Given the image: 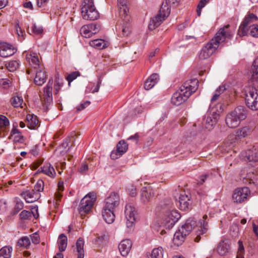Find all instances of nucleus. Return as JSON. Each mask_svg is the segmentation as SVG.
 I'll return each mask as SVG.
<instances>
[{"label": "nucleus", "mask_w": 258, "mask_h": 258, "mask_svg": "<svg viewBox=\"0 0 258 258\" xmlns=\"http://www.w3.org/2000/svg\"><path fill=\"white\" fill-rule=\"evenodd\" d=\"M215 112H213V116H208L206 119V127L211 130L213 128L218 121L219 119V115L217 113L214 114Z\"/></svg>", "instance_id": "2f4dec72"}, {"label": "nucleus", "mask_w": 258, "mask_h": 258, "mask_svg": "<svg viewBox=\"0 0 258 258\" xmlns=\"http://www.w3.org/2000/svg\"><path fill=\"white\" fill-rule=\"evenodd\" d=\"M18 243L20 246L28 248L31 244L30 238L28 236L22 237L19 240Z\"/></svg>", "instance_id": "c03bdc74"}, {"label": "nucleus", "mask_w": 258, "mask_h": 258, "mask_svg": "<svg viewBox=\"0 0 258 258\" xmlns=\"http://www.w3.org/2000/svg\"><path fill=\"white\" fill-rule=\"evenodd\" d=\"M35 192H38L40 193L43 190V182L42 180H38L34 186V189H33Z\"/></svg>", "instance_id": "13d9d810"}, {"label": "nucleus", "mask_w": 258, "mask_h": 258, "mask_svg": "<svg viewBox=\"0 0 258 258\" xmlns=\"http://www.w3.org/2000/svg\"><path fill=\"white\" fill-rule=\"evenodd\" d=\"M32 217V213L30 211L23 210L20 214L21 219L23 220H29Z\"/></svg>", "instance_id": "864d4df0"}, {"label": "nucleus", "mask_w": 258, "mask_h": 258, "mask_svg": "<svg viewBox=\"0 0 258 258\" xmlns=\"http://www.w3.org/2000/svg\"><path fill=\"white\" fill-rule=\"evenodd\" d=\"M250 74V80L253 82L258 83V58L253 62Z\"/></svg>", "instance_id": "473e14b6"}, {"label": "nucleus", "mask_w": 258, "mask_h": 258, "mask_svg": "<svg viewBox=\"0 0 258 258\" xmlns=\"http://www.w3.org/2000/svg\"><path fill=\"white\" fill-rule=\"evenodd\" d=\"M187 99V96L184 95L179 90H178L172 95L171 102L175 105H179Z\"/></svg>", "instance_id": "cd10ccee"}, {"label": "nucleus", "mask_w": 258, "mask_h": 258, "mask_svg": "<svg viewBox=\"0 0 258 258\" xmlns=\"http://www.w3.org/2000/svg\"><path fill=\"white\" fill-rule=\"evenodd\" d=\"M119 204V195L117 193L113 192L110 194L109 196L106 198L105 201V205L103 208L115 210Z\"/></svg>", "instance_id": "2eb2a0df"}, {"label": "nucleus", "mask_w": 258, "mask_h": 258, "mask_svg": "<svg viewBox=\"0 0 258 258\" xmlns=\"http://www.w3.org/2000/svg\"><path fill=\"white\" fill-rule=\"evenodd\" d=\"M100 84L101 81L99 80L96 84H90L88 88V89H89L90 86H91V88L90 89L89 92L92 93L98 92L100 88Z\"/></svg>", "instance_id": "5fc2aeb1"}, {"label": "nucleus", "mask_w": 258, "mask_h": 258, "mask_svg": "<svg viewBox=\"0 0 258 258\" xmlns=\"http://www.w3.org/2000/svg\"><path fill=\"white\" fill-rule=\"evenodd\" d=\"M170 9L167 5H162L160 11L156 16L153 18L149 23V29L153 30L159 26L165 19L168 17Z\"/></svg>", "instance_id": "39448f33"}, {"label": "nucleus", "mask_w": 258, "mask_h": 258, "mask_svg": "<svg viewBox=\"0 0 258 258\" xmlns=\"http://www.w3.org/2000/svg\"><path fill=\"white\" fill-rule=\"evenodd\" d=\"M79 75L80 74L78 72H74L69 74L67 77L69 84H70L71 82L76 79Z\"/></svg>", "instance_id": "bf43d9fd"}, {"label": "nucleus", "mask_w": 258, "mask_h": 258, "mask_svg": "<svg viewBox=\"0 0 258 258\" xmlns=\"http://www.w3.org/2000/svg\"><path fill=\"white\" fill-rule=\"evenodd\" d=\"M57 243L59 250L60 251H64L68 243V238L67 236L63 234H60L58 238Z\"/></svg>", "instance_id": "f704fd0d"}, {"label": "nucleus", "mask_w": 258, "mask_h": 258, "mask_svg": "<svg viewBox=\"0 0 258 258\" xmlns=\"http://www.w3.org/2000/svg\"><path fill=\"white\" fill-rule=\"evenodd\" d=\"M230 249L231 246L229 240L227 239H221L218 244L216 251L219 255L224 256L230 251Z\"/></svg>", "instance_id": "a211bd4d"}, {"label": "nucleus", "mask_w": 258, "mask_h": 258, "mask_svg": "<svg viewBox=\"0 0 258 258\" xmlns=\"http://www.w3.org/2000/svg\"><path fill=\"white\" fill-rule=\"evenodd\" d=\"M127 189L131 196L135 197L137 195L136 188L133 185H128Z\"/></svg>", "instance_id": "680f3d73"}, {"label": "nucleus", "mask_w": 258, "mask_h": 258, "mask_svg": "<svg viewBox=\"0 0 258 258\" xmlns=\"http://www.w3.org/2000/svg\"><path fill=\"white\" fill-rule=\"evenodd\" d=\"M10 125L8 118L5 115H0V130L4 131Z\"/></svg>", "instance_id": "a18cd8bd"}, {"label": "nucleus", "mask_w": 258, "mask_h": 258, "mask_svg": "<svg viewBox=\"0 0 258 258\" xmlns=\"http://www.w3.org/2000/svg\"><path fill=\"white\" fill-rule=\"evenodd\" d=\"M22 196L27 203H32L39 199L40 194L38 192H35L34 190L32 189L23 192L22 193Z\"/></svg>", "instance_id": "5701e85b"}, {"label": "nucleus", "mask_w": 258, "mask_h": 258, "mask_svg": "<svg viewBox=\"0 0 258 258\" xmlns=\"http://www.w3.org/2000/svg\"><path fill=\"white\" fill-rule=\"evenodd\" d=\"M226 90V88L225 85L220 86L215 91L214 94L211 99V101L214 102L217 101L219 99L220 95L223 93Z\"/></svg>", "instance_id": "58836bf2"}, {"label": "nucleus", "mask_w": 258, "mask_h": 258, "mask_svg": "<svg viewBox=\"0 0 258 258\" xmlns=\"http://www.w3.org/2000/svg\"><path fill=\"white\" fill-rule=\"evenodd\" d=\"M132 247V242L128 239L122 240L118 245L119 252L123 256H125L128 254Z\"/></svg>", "instance_id": "412c9836"}, {"label": "nucleus", "mask_w": 258, "mask_h": 258, "mask_svg": "<svg viewBox=\"0 0 258 258\" xmlns=\"http://www.w3.org/2000/svg\"><path fill=\"white\" fill-rule=\"evenodd\" d=\"M33 31L35 34H39L42 32L43 29L41 27H37L36 25H34L33 27Z\"/></svg>", "instance_id": "69168bd1"}, {"label": "nucleus", "mask_w": 258, "mask_h": 258, "mask_svg": "<svg viewBox=\"0 0 258 258\" xmlns=\"http://www.w3.org/2000/svg\"><path fill=\"white\" fill-rule=\"evenodd\" d=\"M190 196L185 192L180 194L176 205L181 210L186 211L188 209L190 204Z\"/></svg>", "instance_id": "6ab92c4d"}, {"label": "nucleus", "mask_w": 258, "mask_h": 258, "mask_svg": "<svg viewBox=\"0 0 258 258\" xmlns=\"http://www.w3.org/2000/svg\"><path fill=\"white\" fill-rule=\"evenodd\" d=\"M11 104L14 107H23L22 106L23 100L21 96H14L11 100Z\"/></svg>", "instance_id": "79ce46f5"}, {"label": "nucleus", "mask_w": 258, "mask_h": 258, "mask_svg": "<svg viewBox=\"0 0 258 258\" xmlns=\"http://www.w3.org/2000/svg\"><path fill=\"white\" fill-rule=\"evenodd\" d=\"M108 240L107 236L105 234L99 236L95 239V242L96 244H103L107 242Z\"/></svg>", "instance_id": "6e6d98bb"}, {"label": "nucleus", "mask_w": 258, "mask_h": 258, "mask_svg": "<svg viewBox=\"0 0 258 258\" xmlns=\"http://www.w3.org/2000/svg\"><path fill=\"white\" fill-rule=\"evenodd\" d=\"M19 63L16 60H12L7 62L5 67L10 72L15 71L19 67Z\"/></svg>", "instance_id": "37998d69"}, {"label": "nucleus", "mask_w": 258, "mask_h": 258, "mask_svg": "<svg viewBox=\"0 0 258 258\" xmlns=\"http://www.w3.org/2000/svg\"><path fill=\"white\" fill-rule=\"evenodd\" d=\"M159 80L157 74H153L146 80L145 83L144 87L146 90H149L152 88Z\"/></svg>", "instance_id": "c756f323"}, {"label": "nucleus", "mask_w": 258, "mask_h": 258, "mask_svg": "<svg viewBox=\"0 0 258 258\" xmlns=\"http://www.w3.org/2000/svg\"><path fill=\"white\" fill-rule=\"evenodd\" d=\"M250 191L247 187L235 189L232 195L233 201L237 204L244 202L249 197Z\"/></svg>", "instance_id": "9d476101"}, {"label": "nucleus", "mask_w": 258, "mask_h": 258, "mask_svg": "<svg viewBox=\"0 0 258 258\" xmlns=\"http://www.w3.org/2000/svg\"><path fill=\"white\" fill-rule=\"evenodd\" d=\"M70 142V139H66L65 141H64L61 145L58 147V148L56 150V152L57 153L61 154L63 152H68L70 149V148H68L67 150L64 151L62 149L63 148H66L69 146V143Z\"/></svg>", "instance_id": "603ef678"}, {"label": "nucleus", "mask_w": 258, "mask_h": 258, "mask_svg": "<svg viewBox=\"0 0 258 258\" xmlns=\"http://www.w3.org/2000/svg\"><path fill=\"white\" fill-rule=\"evenodd\" d=\"M208 218L207 215H204L203 218L199 220L198 224L197 222L192 218L188 219L185 223L181 227L184 231L188 234L190 231H192V237L194 241L199 242L208 230V222L206 221Z\"/></svg>", "instance_id": "f03ea898"}, {"label": "nucleus", "mask_w": 258, "mask_h": 258, "mask_svg": "<svg viewBox=\"0 0 258 258\" xmlns=\"http://www.w3.org/2000/svg\"><path fill=\"white\" fill-rule=\"evenodd\" d=\"M248 30L249 27L247 25H245L244 23L242 22L239 27L238 35L240 36H246L248 34Z\"/></svg>", "instance_id": "de8ad7c7"}, {"label": "nucleus", "mask_w": 258, "mask_h": 258, "mask_svg": "<svg viewBox=\"0 0 258 258\" xmlns=\"http://www.w3.org/2000/svg\"><path fill=\"white\" fill-rule=\"evenodd\" d=\"M180 218V215L177 211H167L163 217L161 225L166 229H170Z\"/></svg>", "instance_id": "6e6552de"}, {"label": "nucleus", "mask_w": 258, "mask_h": 258, "mask_svg": "<svg viewBox=\"0 0 258 258\" xmlns=\"http://www.w3.org/2000/svg\"><path fill=\"white\" fill-rule=\"evenodd\" d=\"M26 53V59L27 61L35 68L40 67V59L39 54L32 51Z\"/></svg>", "instance_id": "aec40b11"}, {"label": "nucleus", "mask_w": 258, "mask_h": 258, "mask_svg": "<svg viewBox=\"0 0 258 258\" xmlns=\"http://www.w3.org/2000/svg\"><path fill=\"white\" fill-rule=\"evenodd\" d=\"M39 70L36 73L34 82L37 85L41 86L46 82L47 75L44 68L42 67H39Z\"/></svg>", "instance_id": "b1692460"}, {"label": "nucleus", "mask_w": 258, "mask_h": 258, "mask_svg": "<svg viewBox=\"0 0 258 258\" xmlns=\"http://www.w3.org/2000/svg\"><path fill=\"white\" fill-rule=\"evenodd\" d=\"M245 102L247 106L251 110H258V93L255 88H249L246 90Z\"/></svg>", "instance_id": "0eeeda50"}, {"label": "nucleus", "mask_w": 258, "mask_h": 258, "mask_svg": "<svg viewBox=\"0 0 258 258\" xmlns=\"http://www.w3.org/2000/svg\"><path fill=\"white\" fill-rule=\"evenodd\" d=\"M96 195L90 192L86 195L81 201L79 205V212L82 217L88 214L92 209L96 201Z\"/></svg>", "instance_id": "423d86ee"}, {"label": "nucleus", "mask_w": 258, "mask_h": 258, "mask_svg": "<svg viewBox=\"0 0 258 258\" xmlns=\"http://www.w3.org/2000/svg\"><path fill=\"white\" fill-rule=\"evenodd\" d=\"M88 169V166L86 164H83L80 167L79 171L81 173L84 174L86 173Z\"/></svg>", "instance_id": "338daca9"}, {"label": "nucleus", "mask_w": 258, "mask_h": 258, "mask_svg": "<svg viewBox=\"0 0 258 258\" xmlns=\"http://www.w3.org/2000/svg\"><path fill=\"white\" fill-rule=\"evenodd\" d=\"M18 123L15 122L13 124V128L11 132L10 138L13 139L15 143H23L24 141V136L18 129Z\"/></svg>", "instance_id": "4be33fe9"}, {"label": "nucleus", "mask_w": 258, "mask_h": 258, "mask_svg": "<svg viewBox=\"0 0 258 258\" xmlns=\"http://www.w3.org/2000/svg\"><path fill=\"white\" fill-rule=\"evenodd\" d=\"M63 80L62 79L57 77L55 79L54 86V94H56L59 92L60 88L62 86Z\"/></svg>", "instance_id": "49530a36"}, {"label": "nucleus", "mask_w": 258, "mask_h": 258, "mask_svg": "<svg viewBox=\"0 0 258 258\" xmlns=\"http://www.w3.org/2000/svg\"><path fill=\"white\" fill-rule=\"evenodd\" d=\"M15 30L18 39L20 41L23 40L24 39L25 33V31L21 29L18 23H17L15 25Z\"/></svg>", "instance_id": "09e8293b"}, {"label": "nucleus", "mask_w": 258, "mask_h": 258, "mask_svg": "<svg viewBox=\"0 0 258 258\" xmlns=\"http://www.w3.org/2000/svg\"><path fill=\"white\" fill-rule=\"evenodd\" d=\"M30 212L32 213V216H33V217L35 219H37L38 217L39 214H38V208L37 206H33L31 208V211Z\"/></svg>", "instance_id": "e2e57ef3"}, {"label": "nucleus", "mask_w": 258, "mask_h": 258, "mask_svg": "<svg viewBox=\"0 0 258 258\" xmlns=\"http://www.w3.org/2000/svg\"><path fill=\"white\" fill-rule=\"evenodd\" d=\"M84 241L83 239L79 238L76 242V247L77 249V252L79 254L84 253Z\"/></svg>", "instance_id": "8fccbe9b"}, {"label": "nucleus", "mask_w": 258, "mask_h": 258, "mask_svg": "<svg viewBox=\"0 0 258 258\" xmlns=\"http://www.w3.org/2000/svg\"><path fill=\"white\" fill-rule=\"evenodd\" d=\"M198 88V81L193 79L185 82L179 89V91L189 98Z\"/></svg>", "instance_id": "9b49d317"}, {"label": "nucleus", "mask_w": 258, "mask_h": 258, "mask_svg": "<svg viewBox=\"0 0 258 258\" xmlns=\"http://www.w3.org/2000/svg\"><path fill=\"white\" fill-rule=\"evenodd\" d=\"M128 149V145L124 141H119L116 145V150L112 151L110 154L112 159L115 160L121 157Z\"/></svg>", "instance_id": "4468645a"}, {"label": "nucleus", "mask_w": 258, "mask_h": 258, "mask_svg": "<svg viewBox=\"0 0 258 258\" xmlns=\"http://www.w3.org/2000/svg\"><path fill=\"white\" fill-rule=\"evenodd\" d=\"M242 154L249 161L256 162L258 161V149L254 147L251 149L248 150Z\"/></svg>", "instance_id": "bb28decb"}, {"label": "nucleus", "mask_w": 258, "mask_h": 258, "mask_svg": "<svg viewBox=\"0 0 258 258\" xmlns=\"http://www.w3.org/2000/svg\"><path fill=\"white\" fill-rule=\"evenodd\" d=\"M234 33V31L230 29L229 25L220 29L214 37L202 48L199 54L200 59H206L209 58L219 47L220 44L224 42L226 39H230Z\"/></svg>", "instance_id": "f257e3e1"}, {"label": "nucleus", "mask_w": 258, "mask_h": 258, "mask_svg": "<svg viewBox=\"0 0 258 258\" xmlns=\"http://www.w3.org/2000/svg\"><path fill=\"white\" fill-rule=\"evenodd\" d=\"M17 51L15 46L11 44L0 42V56L3 57H7L13 55Z\"/></svg>", "instance_id": "dca6fc26"}, {"label": "nucleus", "mask_w": 258, "mask_h": 258, "mask_svg": "<svg viewBox=\"0 0 258 258\" xmlns=\"http://www.w3.org/2000/svg\"><path fill=\"white\" fill-rule=\"evenodd\" d=\"M40 172L51 178H54L56 172L53 167L49 163H47L39 169Z\"/></svg>", "instance_id": "c85d7f7f"}, {"label": "nucleus", "mask_w": 258, "mask_h": 258, "mask_svg": "<svg viewBox=\"0 0 258 258\" xmlns=\"http://www.w3.org/2000/svg\"><path fill=\"white\" fill-rule=\"evenodd\" d=\"M207 177V175H203L201 176L200 177V180L198 181V184L200 185L203 184L205 182Z\"/></svg>", "instance_id": "774afa93"}, {"label": "nucleus", "mask_w": 258, "mask_h": 258, "mask_svg": "<svg viewBox=\"0 0 258 258\" xmlns=\"http://www.w3.org/2000/svg\"><path fill=\"white\" fill-rule=\"evenodd\" d=\"M210 0H201L198 5L197 14L198 16H200L201 14V10L203 8Z\"/></svg>", "instance_id": "4d7b16f0"}, {"label": "nucleus", "mask_w": 258, "mask_h": 258, "mask_svg": "<svg viewBox=\"0 0 258 258\" xmlns=\"http://www.w3.org/2000/svg\"><path fill=\"white\" fill-rule=\"evenodd\" d=\"M89 45L98 49H102L107 46V44L103 39H95L89 42Z\"/></svg>", "instance_id": "72a5a7b5"}, {"label": "nucleus", "mask_w": 258, "mask_h": 258, "mask_svg": "<svg viewBox=\"0 0 258 258\" xmlns=\"http://www.w3.org/2000/svg\"><path fill=\"white\" fill-rule=\"evenodd\" d=\"M13 248L10 246H4L0 249V258H11Z\"/></svg>", "instance_id": "e433bc0d"}, {"label": "nucleus", "mask_w": 258, "mask_h": 258, "mask_svg": "<svg viewBox=\"0 0 258 258\" xmlns=\"http://www.w3.org/2000/svg\"><path fill=\"white\" fill-rule=\"evenodd\" d=\"M81 10L82 16L84 20L94 21L100 17L99 13L94 5V0H84Z\"/></svg>", "instance_id": "20e7f679"}, {"label": "nucleus", "mask_w": 258, "mask_h": 258, "mask_svg": "<svg viewBox=\"0 0 258 258\" xmlns=\"http://www.w3.org/2000/svg\"><path fill=\"white\" fill-rule=\"evenodd\" d=\"M124 214L126 220V227L131 230L135 225L137 215L135 207L131 204L126 205L125 207Z\"/></svg>", "instance_id": "1a4fd4ad"}, {"label": "nucleus", "mask_w": 258, "mask_h": 258, "mask_svg": "<svg viewBox=\"0 0 258 258\" xmlns=\"http://www.w3.org/2000/svg\"><path fill=\"white\" fill-rule=\"evenodd\" d=\"M10 83V81L8 79H2L0 81V85L2 87L5 89L9 87Z\"/></svg>", "instance_id": "0e129e2a"}, {"label": "nucleus", "mask_w": 258, "mask_h": 258, "mask_svg": "<svg viewBox=\"0 0 258 258\" xmlns=\"http://www.w3.org/2000/svg\"><path fill=\"white\" fill-rule=\"evenodd\" d=\"M247 115L246 109L243 106H238L227 114L225 119V123L229 128H236L247 117Z\"/></svg>", "instance_id": "7ed1b4c3"}, {"label": "nucleus", "mask_w": 258, "mask_h": 258, "mask_svg": "<svg viewBox=\"0 0 258 258\" xmlns=\"http://www.w3.org/2000/svg\"><path fill=\"white\" fill-rule=\"evenodd\" d=\"M28 124L27 126L30 129H35L39 126V121L37 117L33 114H28L26 117Z\"/></svg>", "instance_id": "7c9ffc66"}, {"label": "nucleus", "mask_w": 258, "mask_h": 258, "mask_svg": "<svg viewBox=\"0 0 258 258\" xmlns=\"http://www.w3.org/2000/svg\"><path fill=\"white\" fill-rule=\"evenodd\" d=\"M100 26L95 24L84 25L80 29V34L85 38H90L100 30Z\"/></svg>", "instance_id": "f8f14e48"}, {"label": "nucleus", "mask_w": 258, "mask_h": 258, "mask_svg": "<svg viewBox=\"0 0 258 258\" xmlns=\"http://www.w3.org/2000/svg\"><path fill=\"white\" fill-rule=\"evenodd\" d=\"M250 132V129L248 126H244L236 130L235 136L239 138H244L248 136Z\"/></svg>", "instance_id": "c9c22d12"}, {"label": "nucleus", "mask_w": 258, "mask_h": 258, "mask_svg": "<svg viewBox=\"0 0 258 258\" xmlns=\"http://www.w3.org/2000/svg\"><path fill=\"white\" fill-rule=\"evenodd\" d=\"M249 34L254 37H258V25L252 24L249 27Z\"/></svg>", "instance_id": "3c124183"}, {"label": "nucleus", "mask_w": 258, "mask_h": 258, "mask_svg": "<svg viewBox=\"0 0 258 258\" xmlns=\"http://www.w3.org/2000/svg\"><path fill=\"white\" fill-rule=\"evenodd\" d=\"M114 212V210L112 209L102 208V216L107 223L111 224L114 222L115 217Z\"/></svg>", "instance_id": "393cba45"}, {"label": "nucleus", "mask_w": 258, "mask_h": 258, "mask_svg": "<svg viewBox=\"0 0 258 258\" xmlns=\"http://www.w3.org/2000/svg\"><path fill=\"white\" fill-rule=\"evenodd\" d=\"M118 10L121 17L125 21H129L130 17L128 16L129 10L127 6H119Z\"/></svg>", "instance_id": "a19ab883"}, {"label": "nucleus", "mask_w": 258, "mask_h": 258, "mask_svg": "<svg viewBox=\"0 0 258 258\" xmlns=\"http://www.w3.org/2000/svg\"><path fill=\"white\" fill-rule=\"evenodd\" d=\"M30 237L31 239L32 243L37 244L40 242V237L39 234L37 233H34L30 235Z\"/></svg>", "instance_id": "052dcab7"}, {"label": "nucleus", "mask_w": 258, "mask_h": 258, "mask_svg": "<svg viewBox=\"0 0 258 258\" xmlns=\"http://www.w3.org/2000/svg\"><path fill=\"white\" fill-rule=\"evenodd\" d=\"M155 196L154 190L151 187H144L140 194V200L144 204L149 203Z\"/></svg>", "instance_id": "ddd939ff"}, {"label": "nucleus", "mask_w": 258, "mask_h": 258, "mask_svg": "<svg viewBox=\"0 0 258 258\" xmlns=\"http://www.w3.org/2000/svg\"><path fill=\"white\" fill-rule=\"evenodd\" d=\"M188 234L184 231V229L181 228L176 231L173 238V242L175 245L179 246L184 241L185 236Z\"/></svg>", "instance_id": "a878e982"}, {"label": "nucleus", "mask_w": 258, "mask_h": 258, "mask_svg": "<svg viewBox=\"0 0 258 258\" xmlns=\"http://www.w3.org/2000/svg\"><path fill=\"white\" fill-rule=\"evenodd\" d=\"M163 249L162 247L154 248L150 254V258H163Z\"/></svg>", "instance_id": "ea45409f"}, {"label": "nucleus", "mask_w": 258, "mask_h": 258, "mask_svg": "<svg viewBox=\"0 0 258 258\" xmlns=\"http://www.w3.org/2000/svg\"><path fill=\"white\" fill-rule=\"evenodd\" d=\"M53 80H49L47 85L43 89V97H41V100L44 103H50L52 101V86Z\"/></svg>", "instance_id": "f3484780"}, {"label": "nucleus", "mask_w": 258, "mask_h": 258, "mask_svg": "<svg viewBox=\"0 0 258 258\" xmlns=\"http://www.w3.org/2000/svg\"><path fill=\"white\" fill-rule=\"evenodd\" d=\"M257 17L253 14H249L247 15L244 18L243 23H244L245 25H247L248 27L251 26L253 23L257 21Z\"/></svg>", "instance_id": "4c0bfd02"}]
</instances>
